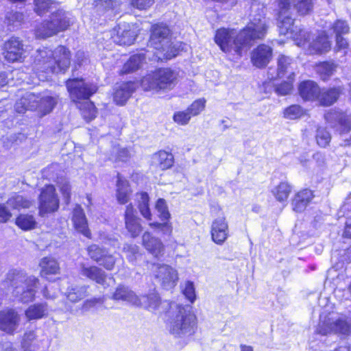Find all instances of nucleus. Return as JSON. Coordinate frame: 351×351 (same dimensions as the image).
I'll return each instance as SVG.
<instances>
[{
  "instance_id": "f257e3e1",
  "label": "nucleus",
  "mask_w": 351,
  "mask_h": 351,
  "mask_svg": "<svg viewBox=\"0 0 351 351\" xmlns=\"http://www.w3.org/2000/svg\"><path fill=\"white\" fill-rule=\"evenodd\" d=\"M267 24L265 17L259 16L250 20L247 26L237 34L234 29L221 28L217 30L215 42L226 53L241 56L256 40L264 38Z\"/></svg>"
},
{
  "instance_id": "f03ea898",
  "label": "nucleus",
  "mask_w": 351,
  "mask_h": 351,
  "mask_svg": "<svg viewBox=\"0 0 351 351\" xmlns=\"http://www.w3.org/2000/svg\"><path fill=\"white\" fill-rule=\"evenodd\" d=\"M34 10L40 16L51 12L49 19L37 25L35 35L38 38H47L66 30L73 23L72 15L62 9H57L58 4L51 0H34Z\"/></svg>"
},
{
  "instance_id": "7ed1b4c3",
  "label": "nucleus",
  "mask_w": 351,
  "mask_h": 351,
  "mask_svg": "<svg viewBox=\"0 0 351 351\" xmlns=\"http://www.w3.org/2000/svg\"><path fill=\"white\" fill-rule=\"evenodd\" d=\"M70 63L69 49L64 46H58L53 51L48 48L38 49L32 66L39 80L45 81L50 74L64 73Z\"/></svg>"
},
{
  "instance_id": "20e7f679",
  "label": "nucleus",
  "mask_w": 351,
  "mask_h": 351,
  "mask_svg": "<svg viewBox=\"0 0 351 351\" xmlns=\"http://www.w3.org/2000/svg\"><path fill=\"white\" fill-rule=\"evenodd\" d=\"M5 282L12 289V296L22 303H28L35 298L39 280L28 276L21 269H11L6 274Z\"/></svg>"
},
{
  "instance_id": "39448f33",
  "label": "nucleus",
  "mask_w": 351,
  "mask_h": 351,
  "mask_svg": "<svg viewBox=\"0 0 351 351\" xmlns=\"http://www.w3.org/2000/svg\"><path fill=\"white\" fill-rule=\"evenodd\" d=\"M197 328V317L191 307L176 305L168 322L170 334L176 338H186L193 335Z\"/></svg>"
},
{
  "instance_id": "423d86ee",
  "label": "nucleus",
  "mask_w": 351,
  "mask_h": 351,
  "mask_svg": "<svg viewBox=\"0 0 351 351\" xmlns=\"http://www.w3.org/2000/svg\"><path fill=\"white\" fill-rule=\"evenodd\" d=\"M149 46L157 51L156 57L161 61L170 60L177 56V49L171 45L170 30L165 24L152 26Z\"/></svg>"
},
{
  "instance_id": "0eeeda50",
  "label": "nucleus",
  "mask_w": 351,
  "mask_h": 351,
  "mask_svg": "<svg viewBox=\"0 0 351 351\" xmlns=\"http://www.w3.org/2000/svg\"><path fill=\"white\" fill-rule=\"evenodd\" d=\"M177 77V73L170 69H159L143 77L141 86L145 90H171L176 84Z\"/></svg>"
},
{
  "instance_id": "6e6552de",
  "label": "nucleus",
  "mask_w": 351,
  "mask_h": 351,
  "mask_svg": "<svg viewBox=\"0 0 351 351\" xmlns=\"http://www.w3.org/2000/svg\"><path fill=\"white\" fill-rule=\"evenodd\" d=\"M317 332L322 335L335 333L341 335H351V319L343 315L329 313L320 315Z\"/></svg>"
},
{
  "instance_id": "1a4fd4ad",
  "label": "nucleus",
  "mask_w": 351,
  "mask_h": 351,
  "mask_svg": "<svg viewBox=\"0 0 351 351\" xmlns=\"http://www.w3.org/2000/svg\"><path fill=\"white\" fill-rule=\"evenodd\" d=\"M290 9V2L289 0L279 1V15L278 26L279 32L282 35H289L297 45H301L302 39L306 40L307 32L304 29L298 28L294 25L293 19L288 14Z\"/></svg>"
},
{
  "instance_id": "9d476101",
  "label": "nucleus",
  "mask_w": 351,
  "mask_h": 351,
  "mask_svg": "<svg viewBox=\"0 0 351 351\" xmlns=\"http://www.w3.org/2000/svg\"><path fill=\"white\" fill-rule=\"evenodd\" d=\"M66 88L73 101L77 99H88L96 93L97 87L95 84L85 82L82 79H69L66 82Z\"/></svg>"
},
{
  "instance_id": "9b49d317",
  "label": "nucleus",
  "mask_w": 351,
  "mask_h": 351,
  "mask_svg": "<svg viewBox=\"0 0 351 351\" xmlns=\"http://www.w3.org/2000/svg\"><path fill=\"white\" fill-rule=\"evenodd\" d=\"M39 215L53 213L59 208V199L53 185H46L42 189L39 195Z\"/></svg>"
},
{
  "instance_id": "f8f14e48",
  "label": "nucleus",
  "mask_w": 351,
  "mask_h": 351,
  "mask_svg": "<svg viewBox=\"0 0 351 351\" xmlns=\"http://www.w3.org/2000/svg\"><path fill=\"white\" fill-rule=\"evenodd\" d=\"M155 278L163 289L169 290L173 288L178 280L177 271L168 265L154 264L152 268Z\"/></svg>"
},
{
  "instance_id": "ddd939ff",
  "label": "nucleus",
  "mask_w": 351,
  "mask_h": 351,
  "mask_svg": "<svg viewBox=\"0 0 351 351\" xmlns=\"http://www.w3.org/2000/svg\"><path fill=\"white\" fill-rule=\"evenodd\" d=\"M306 40L302 39L301 45H298L303 47H308V52L310 54H322L328 52L331 48V43L325 32L318 34L312 41H310V34L307 32Z\"/></svg>"
},
{
  "instance_id": "4468645a",
  "label": "nucleus",
  "mask_w": 351,
  "mask_h": 351,
  "mask_svg": "<svg viewBox=\"0 0 351 351\" xmlns=\"http://www.w3.org/2000/svg\"><path fill=\"white\" fill-rule=\"evenodd\" d=\"M295 62L293 60L284 55L279 56L278 59V67L276 72L273 69H269L268 77L270 80H275L276 78H282L287 77V79H292L294 77L295 73L293 66Z\"/></svg>"
},
{
  "instance_id": "2eb2a0df",
  "label": "nucleus",
  "mask_w": 351,
  "mask_h": 351,
  "mask_svg": "<svg viewBox=\"0 0 351 351\" xmlns=\"http://www.w3.org/2000/svg\"><path fill=\"white\" fill-rule=\"evenodd\" d=\"M326 121L332 127L336 128L341 134H346L351 130V115L337 110L325 114Z\"/></svg>"
},
{
  "instance_id": "dca6fc26",
  "label": "nucleus",
  "mask_w": 351,
  "mask_h": 351,
  "mask_svg": "<svg viewBox=\"0 0 351 351\" xmlns=\"http://www.w3.org/2000/svg\"><path fill=\"white\" fill-rule=\"evenodd\" d=\"M138 301L140 304H136V306L143 307L152 312L161 313L162 311L160 308L168 306L173 308V305H174V304H170L167 302H162L158 293L155 291L138 296Z\"/></svg>"
},
{
  "instance_id": "f3484780",
  "label": "nucleus",
  "mask_w": 351,
  "mask_h": 351,
  "mask_svg": "<svg viewBox=\"0 0 351 351\" xmlns=\"http://www.w3.org/2000/svg\"><path fill=\"white\" fill-rule=\"evenodd\" d=\"M20 316L12 308L0 311V330L7 333L12 334L18 328Z\"/></svg>"
},
{
  "instance_id": "a211bd4d",
  "label": "nucleus",
  "mask_w": 351,
  "mask_h": 351,
  "mask_svg": "<svg viewBox=\"0 0 351 351\" xmlns=\"http://www.w3.org/2000/svg\"><path fill=\"white\" fill-rule=\"evenodd\" d=\"M136 214V210L132 204L126 206L124 214L125 226L133 238L138 237L142 231L140 219Z\"/></svg>"
},
{
  "instance_id": "6ab92c4d",
  "label": "nucleus",
  "mask_w": 351,
  "mask_h": 351,
  "mask_svg": "<svg viewBox=\"0 0 351 351\" xmlns=\"http://www.w3.org/2000/svg\"><path fill=\"white\" fill-rule=\"evenodd\" d=\"M4 56L9 62L20 61L22 59L23 45L18 38L12 37L4 44Z\"/></svg>"
},
{
  "instance_id": "aec40b11",
  "label": "nucleus",
  "mask_w": 351,
  "mask_h": 351,
  "mask_svg": "<svg viewBox=\"0 0 351 351\" xmlns=\"http://www.w3.org/2000/svg\"><path fill=\"white\" fill-rule=\"evenodd\" d=\"M298 92L301 98L306 101L319 100L320 88L312 80L302 82L298 86Z\"/></svg>"
},
{
  "instance_id": "412c9836",
  "label": "nucleus",
  "mask_w": 351,
  "mask_h": 351,
  "mask_svg": "<svg viewBox=\"0 0 351 351\" xmlns=\"http://www.w3.org/2000/svg\"><path fill=\"white\" fill-rule=\"evenodd\" d=\"M142 245L150 254L155 257H159L164 253V245L157 237L150 232H145L142 236Z\"/></svg>"
},
{
  "instance_id": "4be33fe9",
  "label": "nucleus",
  "mask_w": 351,
  "mask_h": 351,
  "mask_svg": "<svg viewBox=\"0 0 351 351\" xmlns=\"http://www.w3.org/2000/svg\"><path fill=\"white\" fill-rule=\"evenodd\" d=\"M228 226L223 217L216 219L212 224L211 236L213 241L219 245L224 243L228 237Z\"/></svg>"
},
{
  "instance_id": "5701e85b",
  "label": "nucleus",
  "mask_w": 351,
  "mask_h": 351,
  "mask_svg": "<svg viewBox=\"0 0 351 351\" xmlns=\"http://www.w3.org/2000/svg\"><path fill=\"white\" fill-rule=\"evenodd\" d=\"M272 56V49L266 45H260L252 55V62L254 66L263 68L267 66Z\"/></svg>"
},
{
  "instance_id": "b1692460",
  "label": "nucleus",
  "mask_w": 351,
  "mask_h": 351,
  "mask_svg": "<svg viewBox=\"0 0 351 351\" xmlns=\"http://www.w3.org/2000/svg\"><path fill=\"white\" fill-rule=\"evenodd\" d=\"M40 93H26L15 104V109L19 113L26 110H37L39 105Z\"/></svg>"
},
{
  "instance_id": "393cba45",
  "label": "nucleus",
  "mask_w": 351,
  "mask_h": 351,
  "mask_svg": "<svg viewBox=\"0 0 351 351\" xmlns=\"http://www.w3.org/2000/svg\"><path fill=\"white\" fill-rule=\"evenodd\" d=\"M89 287L75 283H69L64 293L66 299L72 302L77 303L88 296Z\"/></svg>"
},
{
  "instance_id": "a878e982",
  "label": "nucleus",
  "mask_w": 351,
  "mask_h": 351,
  "mask_svg": "<svg viewBox=\"0 0 351 351\" xmlns=\"http://www.w3.org/2000/svg\"><path fill=\"white\" fill-rule=\"evenodd\" d=\"M136 88V84L133 82L121 83L115 88L114 101L118 105H123L134 92Z\"/></svg>"
},
{
  "instance_id": "bb28decb",
  "label": "nucleus",
  "mask_w": 351,
  "mask_h": 351,
  "mask_svg": "<svg viewBox=\"0 0 351 351\" xmlns=\"http://www.w3.org/2000/svg\"><path fill=\"white\" fill-rule=\"evenodd\" d=\"M72 221L77 231L86 237H90V232L88 228L87 219L80 205H76L73 209Z\"/></svg>"
},
{
  "instance_id": "cd10ccee",
  "label": "nucleus",
  "mask_w": 351,
  "mask_h": 351,
  "mask_svg": "<svg viewBox=\"0 0 351 351\" xmlns=\"http://www.w3.org/2000/svg\"><path fill=\"white\" fill-rule=\"evenodd\" d=\"M313 197V191L309 189H304L299 191L292 200L293 210L296 213L304 211Z\"/></svg>"
},
{
  "instance_id": "c85d7f7f",
  "label": "nucleus",
  "mask_w": 351,
  "mask_h": 351,
  "mask_svg": "<svg viewBox=\"0 0 351 351\" xmlns=\"http://www.w3.org/2000/svg\"><path fill=\"white\" fill-rule=\"evenodd\" d=\"M80 274L97 284L105 285L106 274L102 269L97 266H86L84 264H82Z\"/></svg>"
},
{
  "instance_id": "c756f323",
  "label": "nucleus",
  "mask_w": 351,
  "mask_h": 351,
  "mask_svg": "<svg viewBox=\"0 0 351 351\" xmlns=\"http://www.w3.org/2000/svg\"><path fill=\"white\" fill-rule=\"evenodd\" d=\"M49 315V308L46 302L36 303L30 305L25 311V316L28 321L40 319Z\"/></svg>"
},
{
  "instance_id": "7c9ffc66",
  "label": "nucleus",
  "mask_w": 351,
  "mask_h": 351,
  "mask_svg": "<svg viewBox=\"0 0 351 351\" xmlns=\"http://www.w3.org/2000/svg\"><path fill=\"white\" fill-rule=\"evenodd\" d=\"M6 204L11 209L20 210L23 208H30L33 205L34 201L27 195L14 193L8 199Z\"/></svg>"
},
{
  "instance_id": "2f4dec72",
  "label": "nucleus",
  "mask_w": 351,
  "mask_h": 351,
  "mask_svg": "<svg viewBox=\"0 0 351 351\" xmlns=\"http://www.w3.org/2000/svg\"><path fill=\"white\" fill-rule=\"evenodd\" d=\"M173 161V155L165 151H159L154 154L152 158V165L160 170H165L171 167Z\"/></svg>"
},
{
  "instance_id": "473e14b6",
  "label": "nucleus",
  "mask_w": 351,
  "mask_h": 351,
  "mask_svg": "<svg viewBox=\"0 0 351 351\" xmlns=\"http://www.w3.org/2000/svg\"><path fill=\"white\" fill-rule=\"evenodd\" d=\"M135 39V32L131 30L128 25H119L117 34L114 37V41L120 45H130Z\"/></svg>"
},
{
  "instance_id": "72a5a7b5",
  "label": "nucleus",
  "mask_w": 351,
  "mask_h": 351,
  "mask_svg": "<svg viewBox=\"0 0 351 351\" xmlns=\"http://www.w3.org/2000/svg\"><path fill=\"white\" fill-rule=\"evenodd\" d=\"M112 299L125 301L134 306H136V304H140L138 296L133 291L124 286H119L117 288L112 295Z\"/></svg>"
},
{
  "instance_id": "f704fd0d",
  "label": "nucleus",
  "mask_w": 351,
  "mask_h": 351,
  "mask_svg": "<svg viewBox=\"0 0 351 351\" xmlns=\"http://www.w3.org/2000/svg\"><path fill=\"white\" fill-rule=\"evenodd\" d=\"M132 191L130 188L129 183L126 180L118 174L117 182V199L119 204H125L129 199Z\"/></svg>"
},
{
  "instance_id": "c9c22d12",
  "label": "nucleus",
  "mask_w": 351,
  "mask_h": 351,
  "mask_svg": "<svg viewBox=\"0 0 351 351\" xmlns=\"http://www.w3.org/2000/svg\"><path fill=\"white\" fill-rule=\"evenodd\" d=\"M146 56L143 53L134 54L124 64L121 73L127 74L136 71L145 62Z\"/></svg>"
},
{
  "instance_id": "e433bc0d",
  "label": "nucleus",
  "mask_w": 351,
  "mask_h": 351,
  "mask_svg": "<svg viewBox=\"0 0 351 351\" xmlns=\"http://www.w3.org/2000/svg\"><path fill=\"white\" fill-rule=\"evenodd\" d=\"M341 91L342 89L340 87L320 89L318 101L322 106H330L337 100Z\"/></svg>"
},
{
  "instance_id": "4c0bfd02",
  "label": "nucleus",
  "mask_w": 351,
  "mask_h": 351,
  "mask_svg": "<svg viewBox=\"0 0 351 351\" xmlns=\"http://www.w3.org/2000/svg\"><path fill=\"white\" fill-rule=\"evenodd\" d=\"M39 266L41 269L40 275L43 277L51 274H57L60 271L59 263L54 258L50 256L43 258L40 261Z\"/></svg>"
},
{
  "instance_id": "58836bf2",
  "label": "nucleus",
  "mask_w": 351,
  "mask_h": 351,
  "mask_svg": "<svg viewBox=\"0 0 351 351\" xmlns=\"http://www.w3.org/2000/svg\"><path fill=\"white\" fill-rule=\"evenodd\" d=\"M57 98L47 93H40L37 111L42 115L49 114L57 104Z\"/></svg>"
},
{
  "instance_id": "ea45409f",
  "label": "nucleus",
  "mask_w": 351,
  "mask_h": 351,
  "mask_svg": "<svg viewBox=\"0 0 351 351\" xmlns=\"http://www.w3.org/2000/svg\"><path fill=\"white\" fill-rule=\"evenodd\" d=\"M138 207L141 214L147 220H151L152 213L149 206V198L147 193L143 192L136 195Z\"/></svg>"
},
{
  "instance_id": "a19ab883",
  "label": "nucleus",
  "mask_w": 351,
  "mask_h": 351,
  "mask_svg": "<svg viewBox=\"0 0 351 351\" xmlns=\"http://www.w3.org/2000/svg\"><path fill=\"white\" fill-rule=\"evenodd\" d=\"M16 225L23 230H30L36 227L34 217L28 214H21L16 218Z\"/></svg>"
},
{
  "instance_id": "79ce46f5",
  "label": "nucleus",
  "mask_w": 351,
  "mask_h": 351,
  "mask_svg": "<svg viewBox=\"0 0 351 351\" xmlns=\"http://www.w3.org/2000/svg\"><path fill=\"white\" fill-rule=\"evenodd\" d=\"M291 3L300 15L310 14L313 8L312 0H291Z\"/></svg>"
},
{
  "instance_id": "37998d69",
  "label": "nucleus",
  "mask_w": 351,
  "mask_h": 351,
  "mask_svg": "<svg viewBox=\"0 0 351 351\" xmlns=\"http://www.w3.org/2000/svg\"><path fill=\"white\" fill-rule=\"evenodd\" d=\"M79 108L82 115L86 121H91L95 118L97 110L94 104L90 101H86L80 104Z\"/></svg>"
},
{
  "instance_id": "c03bdc74",
  "label": "nucleus",
  "mask_w": 351,
  "mask_h": 351,
  "mask_svg": "<svg viewBox=\"0 0 351 351\" xmlns=\"http://www.w3.org/2000/svg\"><path fill=\"white\" fill-rule=\"evenodd\" d=\"M123 252L126 254L128 260L132 264H136V261L142 256L139 247L135 244H125Z\"/></svg>"
},
{
  "instance_id": "a18cd8bd",
  "label": "nucleus",
  "mask_w": 351,
  "mask_h": 351,
  "mask_svg": "<svg viewBox=\"0 0 351 351\" xmlns=\"http://www.w3.org/2000/svg\"><path fill=\"white\" fill-rule=\"evenodd\" d=\"M291 191V188L288 183L281 182L272 191V193L278 201L285 202L287 199Z\"/></svg>"
},
{
  "instance_id": "49530a36",
  "label": "nucleus",
  "mask_w": 351,
  "mask_h": 351,
  "mask_svg": "<svg viewBox=\"0 0 351 351\" xmlns=\"http://www.w3.org/2000/svg\"><path fill=\"white\" fill-rule=\"evenodd\" d=\"M335 69V66L332 63L322 62L317 66L316 71L320 78L326 81L333 74Z\"/></svg>"
},
{
  "instance_id": "de8ad7c7",
  "label": "nucleus",
  "mask_w": 351,
  "mask_h": 351,
  "mask_svg": "<svg viewBox=\"0 0 351 351\" xmlns=\"http://www.w3.org/2000/svg\"><path fill=\"white\" fill-rule=\"evenodd\" d=\"M284 117L287 119L294 120L300 119L304 114V110L299 105H291L284 110Z\"/></svg>"
},
{
  "instance_id": "09e8293b",
  "label": "nucleus",
  "mask_w": 351,
  "mask_h": 351,
  "mask_svg": "<svg viewBox=\"0 0 351 351\" xmlns=\"http://www.w3.org/2000/svg\"><path fill=\"white\" fill-rule=\"evenodd\" d=\"M106 251V249L100 247L95 244L91 245L87 248L88 254L90 258L97 263L101 261Z\"/></svg>"
},
{
  "instance_id": "8fccbe9b",
  "label": "nucleus",
  "mask_w": 351,
  "mask_h": 351,
  "mask_svg": "<svg viewBox=\"0 0 351 351\" xmlns=\"http://www.w3.org/2000/svg\"><path fill=\"white\" fill-rule=\"evenodd\" d=\"M331 140L330 134L324 128H319L317 130L316 141L322 147H326Z\"/></svg>"
},
{
  "instance_id": "3c124183",
  "label": "nucleus",
  "mask_w": 351,
  "mask_h": 351,
  "mask_svg": "<svg viewBox=\"0 0 351 351\" xmlns=\"http://www.w3.org/2000/svg\"><path fill=\"white\" fill-rule=\"evenodd\" d=\"M36 333L34 331L31 330L27 332L24 334L23 341H22V347L27 350L34 351L35 341H36Z\"/></svg>"
},
{
  "instance_id": "603ef678",
  "label": "nucleus",
  "mask_w": 351,
  "mask_h": 351,
  "mask_svg": "<svg viewBox=\"0 0 351 351\" xmlns=\"http://www.w3.org/2000/svg\"><path fill=\"white\" fill-rule=\"evenodd\" d=\"M156 209L158 213L159 217L162 221L168 220L170 218V213L164 199L160 198L158 199L156 204Z\"/></svg>"
},
{
  "instance_id": "864d4df0",
  "label": "nucleus",
  "mask_w": 351,
  "mask_h": 351,
  "mask_svg": "<svg viewBox=\"0 0 351 351\" xmlns=\"http://www.w3.org/2000/svg\"><path fill=\"white\" fill-rule=\"evenodd\" d=\"M332 29L337 36H341L343 34H346L350 31V27L348 23L345 21L337 20L333 24Z\"/></svg>"
},
{
  "instance_id": "5fc2aeb1",
  "label": "nucleus",
  "mask_w": 351,
  "mask_h": 351,
  "mask_svg": "<svg viewBox=\"0 0 351 351\" xmlns=\"http://www.w3.org/2000/svg\"><path fill=\"white\" fill-rule=\"evenodd\" d=\"M206 101L204 99H199L195 101L186 110L193 116L199 114L205 108Z\"/></svg>"
},
{
  "instance_id": "6e6d98bb",
  "label": "nucleus",
  "mask_w": 351,
  "mask_h": 351,
  "mask_svg": "<svg viewBox=\"0 0 351 351\" xmlns=\"http://www.w3.org/2000/svg\"><path fill=\"white\" fill-rule=\"evenodd\" d=\"M104 255L98 264L107 270H112L116 263V258L112 254H110L108 251Z\"/></svg>"
},
{
  "instance_id": "4d7b16f0",
  "label": "nucleus",
  "mask_w": 351,
  "mask_h": 351,
  "mask_svg": "<svg viewBox=\"0 0 351 351\" xmlns=\"http://www.w3.org/2000/svg\"><path fill=\"white\" fill-rule=\"evenodd\" d=\"M191 118V115L189 113V112L186 110L184 111L176 112L173 114V121L176 123L182 125L188 124Z\"/></svg>"
},
{
  "instance_id": "13d9d810",
  "label": "nucleus",
  "mask_w": 351,
  "mask_h": 351,
  "mask_svg": "<svg viewBox=\"0 0 351 351\" xmlns=\"http://www.w3.org/2000/svg\"><path fill=\"white\" fill-rule=\"evenodd\" d=\"M294 77L292 79H288V81L283 82L276 88V91L278 95H287L291 93L293 89V81Z\"/></svg>"
},
{
  "instance_id": "bf43d9fd",
  "label": "nucleus",
  "mask_w": 351,
  "mask_h": 351,
  "mask_svg": "<svg viewBox=\"0 0 351 351\" xmlns=\"http://www.w3.org/2000/svg\"><path fill=\"white\" fill-rule=\"evenodd\" d=\"M23 19V14L18 12L8 13L6 16L8 25L13 26H17L21 24Z\"/></svg>"
},
{
  "instance_id": "052dcab7",
  "label": "nucleus",
  "mask_w": 351,
  "mask_h": 351,
  "mask_svg": "<svg viewBox=\"0 0 351 351\" xmlns=\"http://www.w3.org/2000/svg\"><path fill=\"white\" fill-rule=\"evenodd\" d=\"M182 291L183 294L191 302H193L195 301L196 295L194 285L193 282L190 281L186 282Z\"/></svg>"
},
{
  "instance_id": "680f3d73",
  "label": "nucleus",
  "mask_w": 351,
  "mask_h": 351,
  "mask_svg": "<svg viewBox=\"0 0 351 351\" xmlns=\"http://www.w3.org/2000/svg\"><path fill=\"white\" fill-rule=\"evenodd\" d=\"M150 227L158 229L162 234L170 235L172 232V226L170 223H150Z\"/></svg>"
},
{
  "instance_id": "e2e57ef3",
  "label": "nucleus",
  "mask_w": 351,
  "mask_h": 351,
  "mask_svg": "<svg viewBox=\"0 0 351 351\" xmlns=\"http://www.w3.org/2000/svg\"><path fill=\"white\" fill-rule=\"evenodd\" d=\"M59 187L62 195L64 196L66 203L69 204L71 198L70 184L67 180H63L62 182H59Z\"/></svg>"
},
{
  "instance_id": "0e129e2a",
  "label": "nucleus",
  "mask_w": 351,
  "mask_h": 351,
  "mask_svg": "<svg viewBox=\"0 0 351 351\" xmlns=\"http://www.w3.org/2000/svg\"><path fill=\"white\" fill-rule=\"evenodd\" d=\"M104 302L103 298H93L85 300L82 305V310L83 311H88L94 308L97 304H102Z\"/></svg>"
},
{
  "instance_id": "69168bd1",
  "label": "nucleus",
  "mask_w": 351,
  "mask_h": 351,
  "mask_svg": "<svg viewBox=\"0 0 351 351\" xmlns=\"http://www.w3.org/2000/svg\"><path fill=\"white\" fill-rule=\"evenodd\" d=\"M113 0H95V6L98 10H106L114 7Z\"/></svg>"
},
{
  "instance_id": "338daca9",
  "label": "nucleus",
  "mask_w": 351,
  "mask_h": 351,
  "mask_svg": "<svg viewBox=\"0 0 351 351\" xmlns=\"http://www.w3.org/2000/svg\"><path fill=\"white\" fill-rule=\"evenodd\" d=\"M154 3V0H132V5L139 10H146Z\"/></svg>"
},
{
  "instance_id": "774afa93",
  "label": "nucleus",
  "mask_w": 351,
  "mask_h": 351,
  "mask_svg": "<svg viewBox=\"0 0 351 351\" xmlns=\"http://www.w3.org/2000/svg\"><path fill=\"white\" fill-rule=\"evenodd\" d=\"M348 41L343 38L342 36H337L336 37V45L335 47V51H340L341 50L344 51V55L346 53V49L348 47Z\"/></svg>"
}]
</instances>
